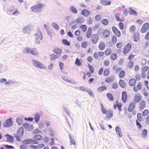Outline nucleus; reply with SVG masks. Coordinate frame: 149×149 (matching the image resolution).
Returning <instances> with one entry per match:
<instances>
[{"label": "nucleus", "instance_id": "nucleus-4", "mask_svg": "<svg viewBox=\"0 0 149 149\" xmlns=\"http://www.w3.org/2000/svg\"><path fill=\"white\" fill-rule=\"evenodd\" d=\"M33 65L36 67L41 69H45V66L41 63L36 60H33Z\"/></svg>", "mask_w": 149, "mask_h": 149}, {"label": "nucleus", "instance_id": "nucleus-32", "mask_svg": "<svg viewBox=\"0 0 149 149\" xmlns=\"http://www.w3.org/2000/svg\"><path fill=\"white\" fill-rule=\"evenodd\" d=\"M110 72L109 69L108 68H106L104 71L103 74L105 76H107L109 75Z\"/></svg>", "mask_w": 149, "mask_h": 149}, {"label": "nucleus", "instance_id": "nucleus-35", "mask_svg": "<svg viewBox=\"0 0 149 149\" xmlns=\"http://www.w3.org/2000/svg\"><path fill=\"white\" fill-rule=\"evenodd\" d=\"M91 72H87L86 74L85 73H84V75L83 77V79L84 80H85L86 79V75L87 76L88 78H90L92 76Z\"/></svg>", "mask_w": 149, "mask_h": 149}, {"label": "nucleus", "instance_id": "nucleus-16", "mask_svg": "<svg viewBox=\"0 0 149 149\" xmlns=\"http://www.w3.org/2000/svg\"><path fill=\"white\" fill-rule=\"evenodd\" d=\"M116 19L119 22H123L124 20V18L123 15L120 14H116L115 15Z\"/></svg>", "mask_w": 149, "mask_h": 149}, {"label": "nucleus", "instance_id": "nucleus-38", "mask_svg": "<svg viewBox=\"0 0 149 149\" xmlns=\"http://www.w3.org/2000/svg\"><path fill=\"white\" fill-rule=\"evenodd\" d=\"M104 52L106 56H109L111 53L112 51L111 49L108 48Z\"/></svg>", "mask_w": 149, "mask_h": 149}, {"label": "nucleus", "instance_id": "nucleus-5", "mask_svg": "<svg viewBox=\"0 0 149 149\" xmlns=\"http://www.w3.org/2000/svg\"><path fill=\"white\" fill-rule=\"evenodd\" d=\"M149 67L147 66H145L142 67L141 68V77L143 78H145L146 77V72L149 70Z\"/></svg>", "mask_w": 149, "mask_h": 149}, {"label": "nucleus", "instance_id": "nucleus-56", "mask_svg": "<svg viewBox=\"0 0 149 149\" xmlns=\"http://www.w3.org/2000/svg\"><path fill=\"white\" fill-rule=\"evenodd\" d=\"M95 18L96 21H100L101 20L102 17L100 15H97L95 16Z\"/></svg>", "mask_w": 149, "mask_h": 149}, {"label": "nucleus", "instance_id": "nucleus-12", "mask_svg": "<svg viewBox=\"0 0 149 149\" xmlns=\"http://www.w3.org/2000/svg\"><path fill=\"white\" fill-rule=\"evenodd\" d=\"M121 100L124 103H126L127 101V95L126 91H123L122 92Z\"/></svg>", "mask_w": 149, "mask_h": 149}, {"label": "nucleus", "instance_id": "nucleus-39", "mask_svg": "<svg viewBox=\"0 0 149 149\" xmlns=\"http://www.w3.org/2000/svg\"><path fill=\"white\" fill-rule=\"evenodd\" d=\"M102 24L105 26H107L109 22L107 19H104L101 21Z\"/></svg>", "mask_w": 149, "mask_h": 149}, {"label": "nucleus", "instance_id": "nucleus-58", "mask_svg": "<svg viewBox=\"0 0 149 149\" xmlns=\"http://www.w3.org/2000/svg\"><path fill=\"white\" fill-rule=\"evenodd\" d=\"M76 22L78 23H81L84 22L83 18L81 17L77 18L76 20Z\"/></svg>", "mask_w": 149, "mask_h": 149}, {"label": "nucleus", "instance_id": "nucleus-30", "mask_svg": "<svg viewBox=\"0 0 149 149\" xmlns=\"http://www.w3.org/2000/svg\"><path fill=\"white\" fill-rule=\"evenodd\" d=\"M141 135L143 138H146L148 135L147 130L146 129H144L142 131Z\"/></svg>", "mask_w": 149, "mask_h": 149}, {"label": "nucleus", "instance_id": "nucleus-64", "mask_svg": "<svg viewBox=\"0 0 149 149\" xmlns=\"http://www.w3.org/2000/svg\"><path fill=\"white\" fill-rule=\"evenodd\" d=\"M137 118L138 120L139 121H141L142 120V118L141 117V114L140 113H138L137 114Z\"/></svg>", "mask_w": 149, "mask_h": 149}, {"label": "nucleus", "instance_id": "nucleus-27", "mask_svg": "<svg viewBox=\"0 0 149 149\" xmlns=\"http://www.w3.org/2000/svg\"><path fill=\"white\" fill-rule=\"evenodd\" d=\"M114 79L112 77H108L106 78L105 81L107 83H110L114 81Z\"/></svg>", "mask_w": 149, "mask_h": 149}, {"label": "nucleus", "instance_id": "nucleus-11", "mask_svg": "<svg viewBox=\"0 0 149 149\" xmlns=\"http://www.w3.org/2000/svg\"><path fill=\"white\" fill-rule=\"evenodd\" d=\"M13 125V122L12 118H10L7 120L3 124V126L5 127H9Z\"/></svg>", "mask_w": 149, "mask_h": 149}, {"label": "nucleus", "instance_id": "nucleus-9", "mask_svg": "<svg viewBox=\"0 0 149 149\" xmlns=\"http://www.w3.org/2000/svg\"><path fill=\"white\" fill-rule=\"evenodd\" d=\"M142 97L140 93H137L135 95L133 99L134 102L135 103H138L141 101Z\"/></svg>", "mask_w": 149, "mask_h": 149}, {"label": "nucleus", "instance_id": "nucleus-46", "mask_svg": "<svg viewBox=\"0 0 149 149\" xmlns=\"http://www.w3.org/2000/svg\"><path fill=\"white\" fill-rule=\"evenodd\" d=\"M118 86V84L116 82H114L113 83L111 86V88L113 89H117Z\"/></svg>", "mask_w": 149, "mask_h": 149}, {"label": "nucleus", "instance_id": "nucleus-31", "mask_svg": "<svg viewBox=\"0 0 149 149\" xmlns=\"http://www.w3.org/2000/svg\"><path fill=\"white\" fill-rule=\"evenodd\" d=\"M102 4L104 6H108L110 5L111 3V1L109 0H103L101 1Z\"/></svg>", "mask_w": 149, "mask_h": 149}, {"label": "nucleus", "instance_id": "nucleus-49", "mask_svg": "<svg viewBox=\"0 0 149 149\" xmlns=\"http://www.w3.org/2000/svg\"><path fill=\"white\" fill-rule=\"evenodd\" d=\"M88 45V43L87 41H85L81 43V46L83 48H86Z\"/></svg>", "mask_w": 149, "mask_h": 149}, {"label": "nucleus", "instance_id": "nucleus-1", "mask_svg": "<svg viewBox=\"0 0 149 149\" xmlns=\"http://www.w3.org/2000/svg\"><path fill=\"white\" fill-rule=\"evenodd\" d=\"M35 42L37 44H39L42 39V36L41 31H38L35 34Z\"/></svg>", "mask_w": 149, "mask_h": 149}, {"label": "nucleus", "instance_id": "nucleus-52", "mask_svg": "<svg viewBox=\"0 0 149 149\" xmlns=\"http://www.w3.org/2000/svg\"><path fill=\"white\" fill-rule=\"evenodd\" d=\"M135 79L136 81H139L141 80V77L139 74H136L135 76Z\"/></svg>", "mask_w": 149, "mask_h": 149}, {"label": "nucleus", "instance_id": "nucleus-45", "mask_svg": "<svg viewBox=\"0 0 149 149\" xmlns=\"http://www.w3.org/2000/svg\"><path fill=\"white\" fill-rule=\"evenodd\" d=\"M42 139V136L39 135H36L34 137V139L37 141L40 140Z\"/></svg>", "mask_w": 149, "mask_h": 149}, {"label": "nucleus", "instance_id": "nucleus-21", "mask_svg": "<svg viewBox=\"0 0 149 149\" xmlns=\"http://www.w3.org/2000/svg\"><path fill=\"white\" fill-rule=\"evenodd\" d=\"M106 95L109 101L113 102L114 100V98L112 93H108Z\"/></svg>", "mask_w": 149, "mask_h": 149}, {"label": "nucleus", "instance_id": "nucleus-26", "mask_svg": "<svg viewBox=\"0 0 149 149\" xmlns=\"http://www.w3.org/2000/svg\"><path fill=\"white\" fill-rule=\"evenodd\" d=\"M109 31L107 29L104 30L102 32V34L103 36L106 38L108 37L110 35Z\"/></svg>", "mask_w": 149, "mask_h": 149}, {"label": "nucleus", "instance_id": "nucleus-50", "mask_svg": "<svg viewBox=\"0 0 149 149\" xmlns=\"http://www.w3.org/2000/svg\"><path fill=\"white\" fill-rule=\"evenodd\" d=\"M24 143L26 144H29L32 143V142L33 141V140L31 139H25L23 141Z\"/></svg>", "mask_w": 149, "mask_h": 149}, {"label": "nucleus", "instance_id": "nucleus-7", "mask_svg": "<svg viewBox=\"0 0 149 149\" xmlns=\"http://www.w3.org/2000/svg\"><path fill=\"white\" fill-rule=\"evenodd\" d=\"M99 39V36L97 34H93L91 39V41L93 44H95L98 41Z\"/></svg>", "mask_w": 149, "mask_h": 149}, {"label": "nucleus", "instance_id": "nucleus-13", "mask_svg": "<svg viewBox=\"0 0 149 149\" xmlns=\"http://www.w3.org/2000/svg\"><path fill=\"white\" fill-rule=\"evenodd\" d=\"M136 107L135 103L133 102H130L128 108V111L130 112H132Z\"/></svg>", "mask_w": 149, "mask_h": 149}, {"label": "nucleus", "instance_id": "nucleus-42", "mask_svg": "<svg viewBox=\"0 0 149 149\" xmlns=\"http://www.w3.org/2000/svg\"><path fill=\"white\" fill-rule=\"evenodd\" d=\"M58 56L56 55L53 54L50 55V58L51 60H54L58 58Z\"/></svg>", "mask_w": 149, "mask_h": 149}, {"label": "nucleus", "instance_id": "nucleus-41", "mask_svg": "<svg viewBox=\"0 0 149 149\" xmlns=\"http://www.w3.org/2000/svg\"><path fill=\"white\" fill-rule=\"evenodd\" d=\"M62 42L63 44L69 46L70 45V43L66 39H63L62 40Z\"/></svg>", "mask_w": 149, "mask_h": 149}, {"label": "nucleus", "instance_id": "nucleus-44", "mask_svg": "<svg viewBox=\"0 0 149 149\" xmlns=\"http://www.w3.org/2000/svg\"><path fill=\"white\" fill-rule=\"evenodd\" d=\"M75 64L77 66H81L82 63L80 60L78 58H77L75 62Z\"/></svg>", "mask_w": 149, "mask_h": 149}, {"label": "nucleus", "instance_id": "nucleus-19", "mask_svg": "<svg viewBox=\"0 0 149 149\" xmlns=\"http://www.w3.org/2000/svg\"><path fill=\"white\" fill-rule=\"evenodd\" d=\"M118 84L121 88H125L126 87V83L125 81L123 79H120L119 81Z\"/></svg>", "mask_w": 149, "mask_h": 149}, {"label": "nucleus", "instance_id": "nucleus-55", "mask_svg": "<svg viewBox=\"0 0 149 149\" xmlns=\"http://www.w3.org/2000/svg\"><path fill=\"white\" fill-rule=\"evenodd\" d=\"M101 109L102 111V112L103 113L105 114L108 110H107L104 107L103 105L102 104H101Z\"/></svg>", "mask_w": 149, "mask_h": 149}, {"label": "nucleus", "instance_id": "nucleus-36", "mask_svg": "<svg viewBox=\"0 0 149 149\" xmlns=\"http://www.w3.org/2000/svg\"><path fill=\"white\" fill-rule=\"evenodd\" d=\"M69 138L70 139V145H76V142L72 138V136L70 134L69 135Z\"/></svg>", "mask_w": 149, "mask_h": 149}, {"label": "nucleus", "instance_id": "nucleus-23", "mask_svg": "<svg viewBox=\"0 0 149 149\" xmlns=\"http://www.w3.org/2000/svg\"><path fill=\"white\" fill-rule=\"evenodd\" d=\"M118 77L120 79H122L124 77L125 75V72L124 70H122V68H121V70L119 72Z\"/></svg>", "mask_w": 149, "mask_h": 149}, {"label": "nucleus", "instance_id": "nucleus-18", "mask_svg": "<svg viewBox=\"0 0 149 149\" xmlns=\"http://www.w3.org/2000/svg\"><path fill=\"white\" fill-rule=\"evenodd\" d=\"M132 39L135 42H137L139 40V35L138 33H135L132 36Z\"/></svg>", "mask_w": 149, "mask_h": 149}, {"label": "nucleus", "instance_id": "nucleus-40", "mask_svg": "<svg viewBox=\"0 0 149 149\" xmlns=\"http://www.w3.org/2000/svg\"><path fill=\"white\" fill-rule=\"evenodd\" d=\"M134 65V63L133 62L130 61L127 64V67L129 68H132Z\"/></svg>", "mask_w": 149, "mask_h": 149}, {"label": "nucleus", "instance_id": "nucleus-60", "mask_svg": "<svg viewBox=\"0 0 149 149\" xmlns=\"http://www.w3.org/2000/svg\"><path fill=\"white\" fill-rule=\"evenodd\" d=\"M123 46V43L121 42L117 43L116 45V47L117 48H122Z\"/></svg>", "mask_w": 149, "mask_h": 149}, {"label": "nucleus", "instance_id": "nucleus-51", "mask_svg": "<svg viewBox=\"0 0 149 149\" xmlns=\"http://www.w3.org/2000/svg\"><path fill=\"white\" fill-rule=\"evenodd\" d=\"M148 113H149L148 110L147 109H145L143 111V112L142 113V116L143 117H145L147 115H148Z\"/></svg>", "mask_w": 149, "mask_h": 149}, {"label": "nucleus", "instance_id": "nucleus-53", "mask_svg": "<svg viewBox=\"0 0 149 149\" xmlns=\"http://www.w3.org/2000/svg\"><path fill=\"white\" fill-rule=\"evenodd\" d=\"M130 31L131 33L134 32L136 30V27L134 25L132 26L130 28Z\"/></svg>", "mask_w": 149, "mask_h": 149}, {"label": "nucleus", "instance_id": "nucleus-28", "mask_svg": "<svg viewBox=\"0 0 149 149\" xmlns=\"http://www.w3.org/2000/svg\"><path fill=\"white\" fill-rule=\"evenodd\" d=\"M5 136L6 137V140L7 141L12 142L13 141L14 139L13 137L8 134L5 135Z\"/></svg>", "mask_w": 149, "mask_h": 149}, {"label": "nucleus", "instance_id": "nucleus-43", "mask_svg": "<svg viewBox=\"0 0 149 149\" xmlns=\"http://www.w3.org/2000/svg\"><path fill=\"white\" fill-rule=\"evenodd\" d=\"M110 57L111 59L115 60L117 58V54L115 53H113L111 54Z\"/></svg>", "mask_w": 149, "mask_h": 149}, {"label": "nucleus", "instance_id": "nucleus-17", "mask_svg": "<svg viewBox=\"0 0 149 149\" xmlns=\"http://www.w3.org/2000/svg\"><path fill=\"white\" fill-rule=\"evenodd\" d=\"M106 47V45L105 43L103 41H101L100 42L99 45V49L101 51L104 50Z\"/></svg>", "mask_w": 149, "mask_h": 149}, {"label": "nucleus", "instance_id": "nucleus-14", "mask_svg": "<svg viewBox=\"0 0 149 149\" xmlns=\"http://www.w3.org/2000/svg\"><path fill=\"white\" fill-rule=\"evenodd\" d=\"M112 30L114 33L117 37H120L121 36V33L119 30L115 26L112 27Z\"/></svg>", "mask_w": 149, "mask_h": 149}, {"label": "nucleus", "instance_id": "nucleus-29", "mask_svg": "<svg viewBox=\"0 0 149 149\" xmlns=\"http://www.w3.org/2000/svg\"><path fill=\"white\" fill-rule=\"evenodd\" d=\"M112 70L113 71L116 70V73H119V72L121 70V68L119 67L117 68V67L116 65H114L112 67Z\"/></svg>", "mask_w": 149, "mask_h": 149}, {"label": "nucleus", "instance_id": "nucleus-6", "mask_svg": "<svg viewBox=\"0 0 149 149\" xmlns=\"http://www.w3.org/2000/svg\"><path fill=\"white\" fill-rule=\"evenodd\" d=\"M132 47V46L130 44H127L123 47V53L125 54H128L131 50Z\"/></svg>", "mask_w": 149, "mask_h": 149}, {"label": "nucleus", "instance_id": "nucleus-2", "mask_svg": "<svg viewBox=\"0 0 149 149\" xmlns=\"http://www.w3.org/2000/svg\"><path fill=\"white\" fill-rule=\"evenodd\" d=\"M24 131V129L22 127H20L18 129L17 134L15 136V137L17 141H21V138L23 135Z\"/></svg>", "mask_w": 149, "mask_h": 149}, {"label": "nucleus", "instance_id": "nucleus-22", "mask_svg": "<svg viewBox=\"0 0 149 149\" xmlns=\"http://www.w3.org/2000/svg\"><path fill=\"white\" fill-rule=\"evenodd\" d=\"M136 83V81L134 78H132L130 79L129 84L130 86H134Z\"/></svg>", "mask_w": 149, "mask_h": 149}, {"label": "nucleus", "instance_id": "nucleus-37", "mask_svg": "<svg viewBox=\"0 0 149 149\" xmlns=\"http://www.w3.org/2000/svg\"><path fill=\"white\" fill-rule=\"evenodd\" d=\"M43 4L41 3H40L33 6L32 7V8L41 9L42 7H43Z\"/></svg>", "mask_w": 149, "mask_h": 149}, {"label": "nucleus", "instance_id": "nucleus-59", "mask_svg": "<svg viewBox=\"0 0 149 149\" xmlns=\"http://www.w3.org/2000/svg\"><path fill=\"white\" fill-rule=\"evenodd\" d=\"M117 41V38L115 36H113L112 38V42L113 43H116Z\"/></svg>", "mask_w": 149, "mask_h": 149}, {"label": "nucleus", "instance_id": "nucleus-3", "mask_svg": "<svg viewBox=\"0 0 149 149\" xmlns=\"http://www.w3.org/2000/svg\"><path fill=\"white\" fill-rule=\"evenodd\" d=\"M23 52L24 53H30L33 55H37L38 54V52L35 48L31 49L30 48H26L24 50Z\"/></svg>", "mask_w": 149, "mask_h": 149}, {"label": "nucleus", "instance_id": "nucleus-10", "mask_svg": "<svg viewBox=\"0 0 149 149\" xmlns=\"http://www.w3.org/2000/svg\"><path fill=\"white\" fill-rule=\"evenodd\" d=\"M142 88V84L141 82H138L137 85L135 86L133 88V90L135 92H137L139 91Z\"/></svg>", "mask_w": 149, "mask_h": 149}, {"label": "nucleus", "instance_id": "nucleus-57", "mask_svg": "<svg viewBox=\"0 0 149 149\" xmlns=\"http://www.w3.org/2000/svg\"><path fill=\"white\" fill-rule=\"evenodd\" d=\"M129 13L130 15H137V13L134 10H130V11H129Z\"/></svg>", "mask_w": 149, "mask_h": 149}, {"label": "nucleus", "instance_id": "nucleus-25", "mask_svg": "<svg viewBox=\"0 0 149 149\" xmlns=\"http://www.w3.org/2000/svg\"><path fill=\"white\" fill-rule=\"evenodd\" d=\"M92 29L89 27L88 28L86 34V36L87 38H89L91 37L92 33Z\"/></svg>", "mask_w": 149, "mask_h": 149}, {"label": "nucleus", "instance_id": "nucleus-8", "mask_svg": "<svg viewBox=\"0 0 149 149\" xmlns=\"http://www.w3.org/2000/svg\"><path fill=\"white\" fill-rule=\"evenodd\" d=\"M149 29V24L146 23L142 26L141 29V32L142 33H145Z\"/></svg>", "mask_w": 149, "mask_h": 149}, {"label": "nucleus", "instance_id": "nucleus-48", "mask_svg": "<svg viewBox=\"0 0 149 149\" xmlns=\"http://www.w3.org/2000/svg\"><path fill=\"white\" fill-rule=\"evenodd\" d=\"M110 61L108 60H105L103 62V65L105 67L108 66L110 64Z\"/></svg>", "mask_w": 149, "mask_h": 149}, {"label": "nucleus", "instance_id": "nucleus-33", "mask_svg": "<svg viewBox=\"0 0 149 149\" xmlns=\"http://www.w3.org/2000/svg\"><path fill=\"white\" fill-rule=\"evenodd\" d=\"M81 14L85 17L88 16L89 15V12L88 10H82L81 11Z\"/></svg>", "mask_w": 149, "mask_h": 149}, {"label": "nucleus", "instance_id": "nucleus-61", "mask_svg": "<svg viewBox=\"0 0 149 149\" xmlns=\"http://www.w3.org/2000/svg\"><path fill=\"white\" fill-rule=\"evenodd\" d=\"M119 29L121 30H123L124 28L123 23L122 22H120L118 24Z\"/></svg>", "mask_w": 149, "mask_h": 149}, {"label": "nucleus", "instance_id": "nucleus-62", "mask_svg": "<svg viewBox=\"0 0 149 149\" xmlns=\"http://www.w3.org/2000/svg\"><path fill=\"white\" fill-rule=\"evenodd\" d=\"M104 68L103 67H101L99 69L98 72V73L99 75H101L102 74L103 72H104Z\"/></svg>", "mask_w": 149, "mask_h": 149}, {"label": "nucleus", "instance_id": "nucleus-34", "mask_svg": "<svg viewBox=\"0 0 149 149\" xmlns=\"http://www.w3.org/2000/svg\"><path fill=\"white\" fill-rule=\"evenodd\" d=\"M107 89V87L105 86H101L97 89V91L99 92H101Z\"/></svg>", "mask_w": 149, "mask_h": 149}, {"label": "nucleus", "instance_id": "nucleus-24", "mask_svg": "<svg viewBox=\"0 0 149 149\" xmlns=\"http://www.w3.org/2000/svg\"><path fill=\"white\" fill-rule=\"evenodd\" d=\"M53 52L56 54H60L61 53L62 50L60 48L56 47L54 49Z\"/></svg>", "mask_w": 149, "mask_h": 149}, {"label": "nucleus", "instance_id": "nucleus-15", "mask_svg": "<svg viewBox=\"0 0 149 149\" xmlns=\"http://www.w3.org/2000/svg\"><path fill=\"white\" fill-rule=\"evenodd\" d=\"M146 105V102L144 100L141 101L139 104V108L140 110L144 109Z\"/></svg>", "mask_w": 149, "mask_h": 149}, {"label": "nucleus", "instance_id": "nucleus-54", "mask_svg": "<svg viewBox=\"0 0 149 149\" xmlns=\"http://www.w3.org/2000/svg\"><path fill=\"white\" fill-rule=\"evenodd\" d=\"M80 28L83 32H86L87 30V28L84 25H82L81 26Z\"/></svg>", "mask_w": 149, "mask_h": 149}, {"label": "nucleus", "instance_id": "nucleus-63", "mask_svg": "<svg viewBox=\"0 0 149 149\" xmlns=\"http://www.w3.org/2000/svg\"><path fill=\"white\" fill-rule=\"evenodd\" d=\"M134 55L131 53L128 57V59L130 61H131L134 58Z\"/></svg>", "mask_w": 149, "mask_h": 149}, {"label": "nucleus", "instance_id": "nucleus-47", "mask_svg": "<svg viewBox=\"0 0 149 149\" xmlns=\"http://www.w3.org/2000/svg\"><path fill=\"white\" fill-rule=\"evenodd\" d=\"M40 115L38 113H36L34 116V119L36 122H38L40 118Z\"/></svg>", "mask_w": 149, "mask_h": 149}, {"label": "nucleus", "instance_id": "nucleus-20", "mask_svg": "<svg viewBox=\"0 0 149 149\" xmlns=\"http://www.w3.org/2000/svg\"><path fill=\"white\" fill-rule=\"evenodd\" d=\"M113 111L111 110H109L105 114L106 115V118L109 119L111 118L113 116Z\"/></svg>", "mask_w": 149, "mask_h": 149}]
</instances>
